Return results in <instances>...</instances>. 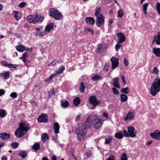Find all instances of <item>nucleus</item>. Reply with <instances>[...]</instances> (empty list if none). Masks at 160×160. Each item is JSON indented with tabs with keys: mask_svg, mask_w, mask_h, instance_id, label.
<instances>
[{
	"mask_svg": "<svg viewBox=\"0 0 160 160\" xmlns=\"http://www.w3.org/2000/svg\"><path fill=\"white\" fill-rule=\"evenodd\" d=\"M23 61L24 63H25V65L28 66L27 64L30 62L29 61L27 60L26 58H23Z\"/></svg>",
	"mask_w": 160,
	"mask_h": 160,
	"instance_id": "6e6d98bb",
	"label": "nucleus"
},
{
	"mask_svg": "<svg viewBox=\"0 0 160 160\" xmlns=\"http://www.w3.org/2000/svg\"><path fill=\"white\" fill-rule=\"evenodd\" d=\"M103 117L107 118L108 117V114L107 112H104L103 114Z\"/></svg>",
	"mask_w": 160,
	"mask_h": 160,
	"instance_id": "69168bd1",
	"label": "nucleus"
},
{
	"mask_svg": "<svg viewBox=\"0 0 160 160\" xmlns=\"http://www.w3.org/2000/svg\"><path fill=\"white\" fill-rule=\"evenodd\" d=\"M65 69V67L64 66H61L57 70H56V72L57 74H61L63 72Z\"/></svg>",
	"mask_w": 160,
	"mask_h": 160,
	"instance_id": "7c9ffc66",
	"label": "nucleus"
},
{
	"mask_svg": "<svg viewBox=\"0 0 160 160\" xmlns=\"http://www.w3.org/2000/svg\"><path fill=\"white\" fill-rule=\"evenodd\" d=\"M2 160H7V158L6 156H3L1 158Z\"/></svg>",
	"mask_w": 160,
	"mask_h": 160,
	"instance_id": "774afa93",
	"label": "nucleus"
},
{
	"mask_svg": "<svg viewBox=\"0 0 160 160\" xmlns=\"http://www.w3.org/2000/svg\"><path fill=\"white\" fill-rule=\"evenodd\" d=\"M48 120V116L46 114L44 113L42 114L38 118V121L39 122H46Z\"/></svg>",
	"mask_w": 160,
	"mask_h": 160,
	"instance_id": "f8f14e48",
	"label": "nucleus"
},
{
	"mask_svg": "<svg viewBox=\"0 0 160 160\" xmlns=\"http://www.w3.org/2000/svg\"><path fill=\"white\" fill-rule=\"evenodd\" d=\"M30 128V127L29 125L21 122L15 132V135L17 138H21L28 132Z\"/></svg>",
	"mask_w": 160,
	"mask_h": 160,
	"instance_id": "f257e3e1",
	"label": "nucleus"
},
{
	"mask_svg": "<svg viewBox=\"0 0 160 160\" xmlns=\"http://www.w3.org/2000/svg\"><path fill=\"white\" fill-rule=\"evenodd\" d=\"M62 107L64 108L67 107L69 105V103L68 101H66L65 102H62L61 103Z\"/></svg>",
	"mask_w": 160,
	"mask_h": 160,
	"instance_id": "c03bdc74",
	"label": "nucleus"
},
{
	"mask_svg": "<svg viewBox=\"0 0 160 160\" xmlns=\"http://www.w3.org/2000/svg\"><path fill=\"white\" fill-rule=\"evenodd\" d=\"M40 145L39 142H37L34 144L32 146V148L34 150L35 152L39 149Z\"/></svg>",
	"mask_w": 160,
	"mask_h": 160,
	"instance_id": "bb28decb",
	"label": "nucleus"
},
{
	"mask_svg": "<svg viewBox=\"0 0 160 160\" xmlns=\"http://www.w3.org/2000/svg\"><path fill=\"white\" fill-rule=\"evenodd\" d=\"M16 49L19 52H22L25 51V47L21 44H20L16 46Z\"/></svg>",
	"mask_w": 160,
	"mask_h": 160,
	"instance_id": "5701e85b",
	"label": "nucleus"
},
{
	"mask_svg": "<svg viewBox=\"0 0 160 160\" xmlns=\"http://www.w3.org/2000/svg\"><path fill=\"white\" fill-rule=\"evenodd\" d=\"M120 91L121 92L128 94L129 92L130 91L128 88L126 87L125 88L122 89Z\"/></svg>",
	"mask_w": 160,
	"mask_h": 160,
	"instance_id": "79ce46f5",
	"label": "nucleus"
},
{
	"mask_svg": "<svg viewBox=\"0 0 160 160\" xmlns=\"http://www.w3.org/2000/svg\"><path fill=\"white\" fill-rule=\"evenodd\" d=\"M49 15L57 20H60L62 18V16L60 12L54 8L49 10Z\"/></svg>",
	"mask_w": 160,
	"mask_h": 160,
	"instance_id": "6e6552de",
	"label": "nucleus"
},
{
	"mask_svg": "<svg viewBox=\"0 0 160 160\" xmlns=\"http://www.w3.org/2000/svg\"><path fill=\"white\" fill-rule=\"evenodd\" d=\"M135 115V112L132 109L129 110L126 117L123 118L124 121H127L128 120H131L133 118Z\"/></svg>",
	"mask_w": 160,
	"mask_h": 160,
	"instance_id": "9d476101",
	"label": "nucleus"
},
{
	"mask_svg": "<svg viewBox=\"0 0 160 160\" xmlns=\"http://www.w3.org/2000/svg\"><path fill=\"white\" fill-rule=\"evenodd\" d=\"M114 136L116 138L118 139H121L123 138V135L122 134V132L120 131L116 133L115 134Z\"/></svg>",
	"mask_w": 160,
	"mask_h": 160,
	"instance_id": "c85d7f7f",
	"label": "nucleus"
},
{
	"mask_svg": "<svg viewBox=\"0 0 160 160\" xmlns=\"http://www.w3.org/2000/svg\"><path fill=\"white\" fill-rule=\"evenodd\" d=\"M84 29L86 32L87 33L90 32L92 35H93L94 34V31L93 30H92L91 28H88L86 27H84Z\"/></svg>",
	"mask_w": 160,
	"mask_h": 160,
	"instance_id": "a19ab883",
	"label": "nucleus"
},
{
	"mask_svg": "<svg viewBox=\"0 0 160 160\" xmlns=\"http://www.w3.org/2000/svg\"><path fill=\"white\" fill-rule=\"evenodd\" d=\"M53 128L54 130V132L58 133L59 132L60 126L58 122H55L54 123Z\"/></svg>",
	"mask_w": 160,
	"mask_h": 160,
	"instance_id": "b1692460",
	"label": "nucleus"
},
{
	"mask_svg": "<svg viewBox=\"0 0 160 160\" xmlns=\"http://www.w3.org/2000/svg\"><path fill=\"white\" fill-rule=\"evenodd\" d=\"M124 63L126 66L127 67L128 66V61L127 60L126 58H124Z\"/></svg>",
	"mask_w": 160,
	"mask_h": 160,
	"instance_id": "13d9d810",
	"label": "nucleus"
},
{
	"mask_svg": "<svg viewBox=\"0 0 160 160\" xmlns=\"http://www.w3.org/2000/svg\"><path fill=\"white\" fill-rule=\"evenodd\" d=\"M87 131L86 126L84 124H82L78 128L76 129V133L78 138L80 140H83L85 137Z\"/></svg>",
	"mask_w": 160,
	"mask_h": 160,
	"instance_id": "39448f33",
	"label": "nucleus"
},
{
	"mask_svg": "<svg viewBox=\"0 0 160 160\" xmlns=\"http://www.w3.org/2000/svg\"><path fill=\"white\" fill-rule=\"evenodd\" d=\"M120 160H128V158L127 154L123 152L121 157Z\"/></svg>",
	"mask_w": 160,
	"mask_h": 160,
	"instance_id": "ea45409f",
	"label": "nucleus"
},
{
	"mask_svg": "<svg viewBox=\"0 0 160 160\" xmlns=\"http://www.w3.org/2000/svg\"><path fill=\"white\" fill-rule=\"evenodd\" d=\"M121 78H122V81L123 82V84L126 85V80H125V78L124 77V76L123 75L121 76Z\"/></svg>",
	"mask_w": 160,
	"mask_h": 160,
	"instance_id": "bf43d9fd",
	"label": "nucleus"
},
{
	"mask_svg": "<svg viewBox=\"0 0 160 160\" xmlns=\"http://www.w3.org/2000/svg\"><path fill=\"white\" fill-rule=\"evenodd\" d=\"M154 42H156L157 44H160V32L157 33V37L154 36L152 43L153 45Z\"/></svg>",
	"mask_w": 160,
	"mask_h": 160,
	"instance_id": "a211bd4d",
	"label": "nucleus"
},
{
	"mask_svg": "<svg viewBox=\"0 0 160 160\" xmlns=\"http://www.w3.org/2000/svg\"><path fill=\"white\" fill-rule=\"evenodd\" d=\"M148 6V3L144 4L143 5V12L145 15L147 14V10Z\"/></svg>",
	"mask_w": 160,
	"mask_h": 160,
	"instance_id": "58836bf2",
	"label": "nucleus"
},
{
	"mask_svg": "<svg viewBox=\"0 0 160 160\" xmlns=\"http://www.w3.org/2000/svg\"><path fill=\"white\" fill-rule=\"evenodd\" d=\"M112 92L115 95H119V92L115 88H112Z\"/></svg>",
	"mask_w": 160,
	"mask_h": 160,
	"instance_id": "49530a36",
	"label": "nucleus"
},
{
	"mask_svg": "<svg viewBox=\"0 0 160 160\" xmlns=\"http://www.w3.org/2000/svg\"><path fill=\"white\" fill-rule=\"evenodd\" d=\"M150 136L156 140L160 139V130H157L154 131L152 133H150Z\"/></svg>",
	"mask_w": 160,
	"mask_h": 160,
	"instance_id": "ddd939ff",
	"label": "nucleus"
},
{
	"mask_svg": "<svg viewBox=\"0 0 160 160\" xmlns=\"http://www.w3.org/2000/svg\"><path fill=\"white\" fill-rule=\"evenodd\" d=\"M35 30L36 32H35V34L36 36H39L40 37H42L47 35V33L44 31H41V29L39 28H36Z\"/></svg>",
	"mask_w": 160,
	"mask_h": 160,
	"instance_id": "4468645a",
	"label": "nucleus"
},
{
	"mask_svg": "<svg viewBox=\"0 0 160 160\" xmlns=\"http://www.w3.org/2000/svg\"><path fill=\"white\" fill-rule=\"evenodd\" d=\"M54 28V24L53 23H50L47 24L45 27L44 32L46 33L50 32L51 30Z\"/></svg>",
	"mask_w": 160,
	"mask_h": 160,
	"instance_id": "f3484780",
	"label": "nucleus"
},
{
	"mask_svg": "<svg viewBox=\"0 0 160 160\" xmlns=\"http://www.w3.org/2000/svg\"><path fill=\"white\" fill-rule=\"evenodd\" d=\"M118 14L117 17L119 18H121L123 15V10L120 8L118 11Z\"/></svg>",
	"mask_w": 160,
	"mask_h": 160,
	"instance_id": "37998d69",
	"label": "nucleus"
},
{
	"mask_svg": "<svg viewBox=\"0 0 160 160\" xmlns=\"http://www.w3.org/2000/svg\"><path fill=\"white\" fill-rule=\"evenodd\" d=\"M42 139L43 142H45L48 139V135L46 133H43L42 135Z\"/></svg>",
	"mask_w": 160,
	"mask_h": 160,
	"instance_id": "2f4dec72",
	"label": "nucleus"
},
{
	"mask_svg": "<svg viewBox=\"0 0 160 160\" xmlns=\"http://www.w3.org/2000/svg\"><path fill=\"white\" fill-rule=\"evenodd\" d=\"M52 78L50 76L47 79L45 80V82H49L52 80Z\"/></svg>",
	"mask_w": 160,
	"mask_h": 160,
	"instance_id": "680f3d73",
	"label": "nucleus"
},
{
	"mask_svg": "<svg viewBox=\"0 0 160 160\" xmlns=\"http://www.w3.org/2000/svg\"><path fill=\"white\" fill-rule=\"evenodd\" d=\"M112 138L111 137H109L106 138L105 139V141L104 143L105 144H110L112 142Z\"/></svg>",
	"mask_w": 160,
	"mask_h": 160,
	"instance_id": "f704fd0d",
	"label": "nucleus"
},
{
	"mask_svg": "<svg viewBox=\"0 0 160 160\" xmlns=\"http://www.w3.org/2000/svg\"><path fill=\"white\" fill-rule=\"evenodd\" d=\"M86 22L88 24L93 25L95 23V20L92 17H88L86 18Z\"/></svg>",
	"mask_w": 160,
	"mask_h": 160,
	"instance_id": "4be33fe9",
	"label": "nucleus"
},
{
	"mask_svg": "<svg viewBox=\"0 0 160 160\" xmlns=\"http://www.w3.org/2000/svg\"><path fill=\"white\" fill-rule=\"evenodd\" d=\"M18 155L22 157L23 159L25 158L27 156V153L25 151H22L18 154Z\"/></svg>",
	"mask_w": 160,
	"mask_h": 160,
	"instance_id": "c756f323",
	"label": "nucleus"
},
{
	"mask_svg": "<svg viewBox=\"0 0 160 160\" xmlns=\"http://www.w3.org/2000/svg\"><path fill=\"white\" fill-rule=\"evenodd\" d=\"M120 100L122 102H124L128 100V97L124 94H122L120 95Z\"/></svg>",
	"mask_w": 160,
	"mask_h": 160,
	"instance_id": "cd10ccee",
	"label": "nucleus"
},
{
	"mask_svg": "<svg viewBox=\"0 0 160 160\" xmlns=\"http://www.w3.org/2000/svg\"><path fill=\"white\" fill-rule=\"evenodd\" d=\"M5 91L3 89H0V96L3 95L5 93Z\"/></svg>",
	"mask_w": 160,
	"mask_h": 160,
	"instance_id": "052dcab7",
	"label": "nucleus"
},
{
	"mask_svg": "<svg viewBox=\"0 0 160 160\" xmlns=\"http://www.w3.org/2000/svg\"><path fill=\"white\" fill-rule=\"evenodd\" d=\"M92 79L93 81H96L101 80L102 77L98 75H95L92 77Z\"/></svg>",
	"mask_w": 160,
	"mask_h": 160,
	"instance_id": "e433bc0d",
	"label": "nucleus"
},
{
	"mask_svg": "<svg viewBox=\"0 0 160 160\" xmlns=\"http://www.w3.org/2000/svg\"><path fill=\"white\" fill-rule=\"evenodd\" d=\"M106 160H115L114 157L112 155H110L108 157V158Z\"/></svg>",
	"mask_w": 160,
	"mask_h": 160,
	"instance_id": "5fc2aeb1",
	"label": "nucleus"
},
{
	"mask_svg": "<svg viewBox=\"0 0 160 160\" xmlns=\"http://www.w3.org/2000/svg\"><path fill=\"white\" fill-rule=\"evenodd\" d=\"M1 75L2 77H4V79H7L9 78L10 74L9 72L7 71L3 73H1Z\"/></svg>",
	"mask_w": 160,
	"mask_h": 160,
	"instance_id": "72a5a7b5",
	"label": "nucleus"
},
{
	"mask_svg": "<svg viewBox=\"0 0 160 160\" xmlns=\"http://www.w3.org/2000/svg\"><path fill=\"white\" fill-rule=\"evenodd\" d=\"M44 18L37 14L34 15H30L27 18V20L29 22L35 24L39 22H41Z\"/></svg>",
	"mask_w": 160,
	"mask_h": 160,
	"instance_id": "423d86ee",
	"label": "nucleus"
},
{
	"mask_svg": "<svg viewBox=\"0 0 160 160\" xmlns=\"http://www.w3.org/2000/svg\"><path fill=\"white\" fill-rule=\"evenodd\" d=\"M11 145L13 148H16L18 147L19 143L16 142H13L11 144Z\"/></svg>",
	"mask_w": 160,
	"mask_h": 160,
	"instance_id": "a18cd8bd",
	"label": "nucleus"
},
{
	"mask_svg": "<svg viewBox=\"0 0 160 160\" xmlns=\"http://www.w3.org/2000/svg\"><path fill=\"white\" fill-rule=\"evenodd\" d=\"M8 68H16L17 65L15 64H13L11 63H9L8 64Z\"/></svg>",
	"mask_w": 160,
	"mask_h": 160,
	"instance_id": "8fccbe9b",
	"label": "nucleus"
},
{
	"mask_svg": "<svg viewBox=\"0 0 160 160\" xmlns=\"http://www.w3.org/2000/svg\"><path fill=\"white\" fill-rule=\"evenodd\" d=\"M160 91V77L157 76L151 84L150 92L152 96H155Z\"/></svg>",
	"mask_w": 160,
	"mask_h": 160,
	"instance_id": "7ed1b4c3",
	"label": "nucleus"
},
{
	"mask_svg": "<svg viewBox=\"0 0 160 160\" xmlns=\"http://www.w3.org/2000/svg\"><path fill=\"white\" fill-rule=\"evenodd\" d=\"M29 54L26 52H24L22 54L23 58H25L27 57H28Z\"/></svg>",
	"mask_w": 160,
	"mask_h": 160,
	"instance_id": "4d7b16f0",
	"label": "nucleus"
},
{
	"mask_svg": "<svg viewBox=\"0 0 160 160\" xmlns=\"http://www.w3.org/2000/svg\"><path fill=\"white\" fill-rule=\"evenodd\" d=\"M117 36L119 43H122L125 41V37L122 33H118L117 34Z\"/></svg>",
	"mask_w": 160,
	"mask_h": 160,
	"instance_id": "dca6fc26",
	"label": "nucleus"
},
{
	"mask_svg": "<svg viewBox=\"0 0 160 160\" xmlns=\"http://www.w3.org/2000/svg\"><path fill=\"white\" fill-rule=\"evenodd\" d=\"M17 94L15 92H13L10 95V96L11 97H12L14 98H16L17 97Z\"/></svg>",
	"mask_w": 160,
	"mask_h": 160,
	"instance_id": "603ef678",
	"label": "nucleus"
},
{
	"mask_svg": "<svg viewBox=\"0 0 160 160\" xmlns=\"http://www.w3.org/2000/svg\"><path fill=\"white\" fill-rule=\"evenodd\" d=\"M81 117V115H78L76 118V120L77 121L79 120Z\"/></svg>",
	"mask_w": 160,
	"mask_h": 160,
	"instance_id": "0e129e2a",
	"label": "nucleus"
},
{
	"mask_svg": "<svg viewBox=\"0 0 160 160\" xmlns=\"http://www.w3.org/2000/svg\"><path fill=\"white\" fill-rule=\"evenodd\" d=\"M13 15L14 18L17 20H18L21 18L20 13L19 12L14 11L13 12Z\"/></svg>",
	"mask_w": 160,
	"mask_h": 160,
	"instance_id": "393cba45",
	"label": "nucleus"
},
{
	"mask_svg": "<svg viewBox=\"0 0 160 160\" xmlns=\"http://www.w3.org/2000/svg\"><path fill=\"white\" fill-rule=\"evenodd\" d=\"M6 111L3 109H0V117L2 118H3L6 115Z\"/></svg>",
	"mask_w": 160,
	"mask_h": 160,
	"instance_id": "c9c22d12",
	"label": "nucleus"
},
{
	"mask_svg": "<svg viewBox=\"0 0 160 160\" xmlns=\"http://www.w3.org/2000/svg\"><path fill=\"white\" fill-rule=\"evenodd\" d=\"M152 52L157 57H160V48H153L152 49Z\"/></svg>",
	"mask_w": 160,
	"mask_h": 160,
	"instance_id": "aec40b11",
	"label": "nucleus"
},
{
	"mask_svg": "<svg viewBox=\"0 0 160 160\" xmlns=\"http://www.w3.org/2000/svg\"><path fill=\"white\" fill-rule=\"evenodd\" d=\"M2 64L4 66H8V64L7 63V62L5 61H2Z\"/></svg>",
	"mask_w": 160,
	"mask_h": 160,
	"instance_id": "e2e57ef3",
	"label": "nucleus"
},
{
	"mask_svg": "<svg viewBox=\"0 0 160 160\" xmlns=\"http://www.w3.org/2000/svg\"><path fill=\"white\" fill-rule=\"evenodd\" d=\"M91 119L94 120L93 122L94 128L97 129H99L102 124V119L100 118L99 116L98 115H90L87 118L86 123L87 122L89 123L91 121L92 122V121L91 120Z\"/></svg>",
	"mask_w": 160,
	"mask_h": 160,
	"instance_id": "f03ea898",
	"label": "nucleus"
},
{
	"mask_svg": "<svg viewBox=\"0 0 160 160\" xmlns=\"http://www.w3.org/2000/svg\"><path fill=\"white\" fill-rule=\"evenodd\" d=\"M26 2H22L19 4L18 7L22 8L26 5Z\"/></svg>",
	"mask_w": 160,
	"mask_h": 160,
	"instance_id": "3c124183",
	"label": "nucleus"
},
{
	"mask_svg": "<svg viewBox=\"0 0 160 160\" xmlns=\"http://www.w3.org/2000/svg\"><path fill=\"white\" fill-rule=\"evenodd\" d=\"M111 61L112 64V69H114L116 68L119 64V60L117 58L112 57L111 59Z\"/></svg>",
	"mask_w": 160,
	"mask_h": 160,
	"instance_id": "9b49d317",
	"label": "nucleus"
},
{
	"mask_svg": "<svg viewBox=\"0 0 160 160\" xmlns=\"http://www.w3.org/2000/svg\"><path fill=\"white\" fill-rule=\"evenodd\" d=\"M74 104L76 106H78L80 103V99L78 97H75L73 100Z\"/></svg>",
	"mask_w": 160,
	"mask_h": 160,
	"instance_id": "a878e982",
	"label": "nucleus"
},
{
	"mask_svg": "<svg viewBox=\"0 0 160 160\" xmlns=\"http://www.w3.org/2000/svg\"><path fill=\"white\" fill-rule=\"evenodd\" d=\"M127 132L125 130H123L122 132L125 136L126 137H130L131 138L135 137L137 134V131L132 126L128 127Z\"/></svg>",
	"mask_w": 160,
	"mask_h": 160,
	"instance_id": "0eeeda50",
	"label": "nucleus"
},
{
	"mask_svg": "<svg viewBox=\"0 0 160 160\" xmlns=\"http://www.w3.org/2000/svg\"><path fill=\"white\" fill-rule=\"evenodd\" d=\"M107 46L106 44H98L96 51L97 53H100L102 52L104 49H107Z\"/></svg>",
	"mask_w": 160,
	"mask_h": 160,
	"instance_id": "2eb2a0df",
	"label": "nucleus"
},
{
	"mask_svg": "<svg viewBox=\"0 0 160 160\" xmlns=\"http://www.w3.org/2000/svg\"><path fill=\"white\" fill-rule=\"evenodd\" d=\"M58 62V61H56L55 60H53L52 62H51L48 65V66H54Z\"/></svg>",
	"mask_w": 160,
	"mask_h": 160,
	"instance_id": "864d4df0",
	"label": "nucleus"
},
{
	"mask_svg": "<svg viewBox=\"0 0 160 160\" xmlns=\"http://www.w3.org/2000/svg\"><path fill=\"white\" fill-rule=\"evenodd\" d=\"M159 71L157 67H154L152 70V73L158 75L159 74Z\"/></svg>",
	"mask_w": 160,
	"mask_h": 160,
	"instance_id": "4c0bfd02",
	"label": "nucleus"
},
{
	"mask_svg": "<svg viewBox=\"0 0 160 160\" xmlns=\"http://www.w3.org/2000/svg\"><path fill=\"white\" fill-rule=\"evenodd\" d=\"M100 8H97L95 15L96 17V24L98 27H99L104 24V18L102 14L100 13Z\"/></svg>",
	"mask_w": 160,
	"mask_h": 160,
	"instance_id": "20e7f679",
	"label": "nucleus"
},
{
	"mask_svg": "<svg viewBox=\"0 0 160 160\" xmlns=\"http://www.w3.org/2000/svg\"><path fill=\"white\" fill-rule=\"evenodd\" d=\"M113 83L114 87L118 88H120V87L119 82V78H116L113 79Z\"/></svg>",
	"mask_w": 160,
	"mask_h": 160,
	"instance_id": "412c9836",
	"label": "nucleus"
},
{
	"mask_svg": "<svg viewBox=\"0 0 160 160\" xmlns=\"http://www.w3.org/2000/svg\"><path fill=\"white\" fill-rule=\"evenodd\" d=\"M152 140L148 141L147 142H146V145H149L152 143Z\"/></svg>",
	"mask_w": 160,
	"mask_h": 160,
	"instance_id": "338daca9",
	"label": "nucleus"
},
{
	"mask_svg": "<svg viewBox=\"0 0 160 160\" xmlns=\"http://www.w3.org/2000/svg\"><path fill=\"white\" fill-rule=\"evenodd\" d=\"M88 100L90 104L92 105L94 107H96L101 103V101L98 100L96 97L94 96H90Z\"/></svg>",
	"mask_w": 160,
	"mask_h": 160,
	"instance_id": "1a4fd4ad",
	"label": "nucleus"
},
{
	"mask_svg": "<svg viewBox=\"0 0 160 160\" xmlns=\"http://www.w3.org/2000/svg\"><path fill=\"white\" fill-rule=\"evenodd\" d=\"M85 87L84 83L82 82L80 83V86L79 87V90L82 93L84 92Z\"/></svg>",
	"mask_w": 160,
	"mask_h": 160,
	"instance_id": "473e14b6",
	"label": "nucleus"
},
{
	"mask_svg": "<svg viewBox=\"0 0 160 160\" xmlns=\"http://www.w3.org/2000/svg\"><path fill=\"white\" fill-rule=\"evenodd\" d=\"M10 138V134L7 133H0V138L3 140H6Z\"/></svg>",
	"mask_w": 160,
	"mask_h": 160,
	"instance_id": "6ab92c4d",
	"label": "nucleus"
},
{
	"mask_svg": "<svg viewBox=\"0 0 160 160\" xmlns=\"http://www.w3.org/2000/svg\"><path fill=\"white\" fill-rule=\"evenodd\" d=\"M122 45L119 43H117L115 46V50L117 52H118V50L121 47Z\"/></svg>",
	"mask_w": 160,
	"mask_h": 160,
	"instance_id": "de8ad7c7",
	"label": "nucleus"
},
{
	"mask_svg": "<svg viewBox=\"0 0 160 160\" xmlns=\"http://www.w3.org/2000/svg\"><path fill=\"white\" fill-rule=\"evenodd\" d=\"M156 8L158 13L160 14V3L159 2L157 3Z\"/></svg>",
	"mask_w": 160,
	"mask_h": 160,
	"instance_id": "09e8293b",
	"label": "nucleus"
}]
</instances>
